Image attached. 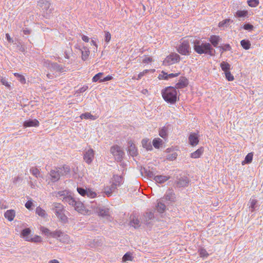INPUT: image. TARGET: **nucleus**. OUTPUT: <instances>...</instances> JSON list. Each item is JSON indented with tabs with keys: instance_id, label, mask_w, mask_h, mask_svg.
<instances>
[{
	"instance_id": "18",
	"label": "nucleus",
	"mask_w": 263,
	"mask_h": 263,
	"mask_svg": "<svg viewBox=\"0 0 263 263\" xmlns=\"http://www.w3.org/2000/svg\"><path fill=\"white\" fill-rule=\"evenodd\" d=\"M31 233V230L30 228H26L23 230L21 233V237L24 238L26 241H28L30 238L29 236Z\"/></svg>"
},
{
	"instance_id": "56",
	"label": "nucleus",
	"mask_w": 263,
	"mask_h": 263,
	"mask_svg": "<svg viewBox=\"0 0 263 263\" xmlns=\"http://www.w3.org/2000/svg\"><path fill=\"white\" fill-rule=\"evenodd\" d=\"M105 41L106 43H108L111 39V34L108 31H105Z\"/></svg>"
},
{
	"instance_id": "11",
	"label": "nucleus",
	"mask_w": 263,
	"mask_h": 263,
	"mask_svg": "<svg viewBox=\"0 0 263 263\" xmlns=\"http://www.w3.org/2000/svg\"><path fill=\"white\" fill-rule=\"evenodd\" d=\"M123 178L121 176L118 175H114L111 180V188L116 189L118 186H119L122 183Z\"/></svg>"
},
{
	"instance_id": "51",
	"label": "nucleus",
	"mask_w": 263,
	"mask_h": 263,
	"mask_svg": "<svg viewBox=\"0 0 263 263\" xmlns=\"http://www.w3.org/2000/svg\"><path fill=\"white\" fill-rule=\"evenodd\" d=\"M77 190L79 194H80L82 196L85 197L86 196L87 189H84L82 187H77Z\"/></svg>"
},
{
	"instance_id": "41",
	"label": "nucleus",
	"mask_w": 263,
	"mask_h": 263,
	"mask_svg": "<svg viewBox=\"0 0 263 263\" xmlns=\"http://www.w3.org/2000/svg\"><path fill=\"white\" fill-rule=\"evenodd\" d=\"M97 193L90 189H87L86 196L90 198H94L97 197Z\"/></svg>"
},
{
	"instance_id": "42",
	"label": "nucleus",
	"mask_w": 263,
	"mask_h": 263,
	"mask_svg": "<svg viewBox=\"0 0 263 263\" xmlns=\"http://www.w3.org/2000/svg\"><path fill=\"white\" fill-rule=\"evenodd\" d=\"M28 241L32 242H41L42 241V238L40 236L35 235L32 237H30Z\"/></svg>"
},
{
	"instance_id": "61",
	"label": "nucleus",
	"mask_w": 263,
	"mask_h": 263,
	"mask_svg": "<svg viewBox=\"0 0 263 263\" xmlns=\"http://www.w3.org/2000/svg\"><path fill=\"white\" fill-rule=\"evenodd\" d=\"M82 39L84 42H86V43H87L89 41V38L86 35H82Z\"/></svg>"
},
{
	"instance_id": "26",
	"label": "nucleus",
	"mask_w": 263,
	"mask_h": 263,
	"mask_svg": "<svg viewBox=\"0 0 263 263\" xmlns=\"http://www.w3.org/2000/svg\"><path fill=\"white\" fill-rule=\"evenodd\" d=\"M253 154L250 153L246 156L245 159L241 162L242 165L250 163L252 161Z\"/></svg>"
},
{
	"instance_id": "14",
	"label": "nucleus",
	"mask_w": 263,
	"mask_h": 263,
	"mask_svg": "<svg viewBox=\"0 0 263 263\" xmlns=\"http://www.w3.org/2000/svg\"><path fill=\"white\" fill-rule=\"evenodd\" d=\"M188 85V80L184 77L180 78L178 82L176 84V88L178 89L183 88Z\"/></svg>"
},
{
	"instance_id": "8",
	"label": "nucleus",
	"mask_w": 263,
	"mask_h": 263,
	"mask_svg": "<svg viewBox=\"0 0 263 263\" xmlns=\"http://www.w3.org/2000/svg\"><path fill=\"white\" fill-rule=\"evenodd\" d=\"M74 207L75 210L81 214L83 215L89 214L90 211L86 209L83 203L81 201H77Z\"/></svg>"
},
{
	"instance_id": "55",
	"label": "nucleus",
	"mask_w": 263,
	"mask_h": 263,
	"mask_svg": "<svg viewBox=\"0 0 263 263\" xmlns=\"http://www.w3.org/2000/svg\"><path fill=\"white\" fill-rule=\"evenodd\" d=\"M139 221L137 219H133L130 222V225L133 227H134L135 228L138 227L139 226Z\"/></svg>"
},
{
	"instance_id": "35",
	"label": "nucleus",
	"mask_w": 263,
	"mask_h": 263,
	"mask_svg": "<svg viewBox=\"0 0 263 263\" xmlns=\"http://www.w3.org/2000/svg\"><path fill=\"white\" fill-rule=\"evenodd\" d=\"M165 209L166 206L164 203L161 202H158L157 205L156 206V209L158 211V212H159L160 213H163L165 211Z\"/></svg>"
},
{
	"instance_id": "47",
	"label": "nucleus",
	"mask_w": 263,
	"mask_h": 263,
	"mask_svg": "<svg viewBox=\"0 0 263 263\" xmlns=\"http://www.w3.org/2000/svg\"><path fill=\"white\" fill-rule=\"evenodd\" d=\"M66 201L70 205H71L73 206H74L77 203V201L74 200V199L71 197H67L65 198Z\"/></svg>"
},
{
	"instance_id": "64",
	"label": "nucleus",
	"mask_w": 263,
	"mask_h": 263,
	"mask_svg": "<svg viewBox=\"0 0 263 263\" xmlns=\"http://www.w3.org/2000/svg\"><path fill=\"white\" fill-rule=\"evenodd\" d=\"M91 44L93 45V46H95L97 48V47H98L97 44L96 43V42L94 40H91Z\"/></svg>"
},
{
	"instance_id": "34",
	"label": "nucleus",
	"mask_w": 263,
	"mask_h": 263,
	"mask_svg": "<svg viewBox=\"0 0 263 263\" xmlns=\"http://www.w3.org/2000/svg\"><path fill=\"white\" fill-rule=\"evenodd\" d=\"M80 118L81 119H91L92 120H94L96 119V118L94 116L92 115L90 112L82 114L80 116Z\"/></svg>"
},
{
	"instance_id": "13",
	"label": "nucleus",
	"mask_w": 263,
	"mask_h": 263,
	"mask_svg": "<svg viewBox=\"0 0 263 263\" xmlns=\"http://www.w3.org/2000/svg\"><path fill=\"white\" fill-rule=\"evenodd\" d=\"M40 123L37 119L28 120L25 121L23 123V126L25 128L30 127H37Z\"/></svg>"
},
{
	"instance_id": "36",
	"label": "nucleus",
	"mask_w": 263,
	"mask_h": 263,
	"mask_svg": "<svg viewBox=\"0 0 263 263\" xmlns=\"http://www.w3.org/2000/svg\"><path fill=\"white\" fill-rule=\"evenodd\" d=\"M133 256L132 253L127 252L122 257V261L124 262L127 261H132L133 260Z\"/></svg>"
},
{
	"instance_id": "15",
	"label": "nucleus",
	"mask_w": 263,
	"mask_h": 263,
	"mask_svg": "<svg viewBox=\"0 0 263 263\" xmlns=\"http://www.w3.org/2000/svg\"><path fill=\"white\" fill-rule=\"evenodd\" d=\"M4 216L9 221H12L15 217V211L14 210H8L5 212Z\"/></svg>"
},
{
	"instance_id": "60",
	"label": "nucleus",
	"mask_w": 263,
	"mask_h": 263,
	"mask_svg": "<svg viewBox=\"0 0 263 263\" xmlns=\"http://www.w3.org/2000/svg\"><path fill=\"white\" fill-rule=\"evenodd\" d=\"M179 74H180L179 73H172L168 74V79H172L175 77H177L179 75Z\"/></svg>"
},
{
	"instance_id": "50",
	"label": "nucleus",
	"mask_w": 263,
	"mask_h": 263,
	"mask_svg": "<svg viewBox=\"0 0 263 263\" xmlns=\"http://www.w3.org/2000/svg\"><path fill=\"white\" fill-rule=\"evenodd\" d=\"M224 73L226 76V78L228 81H232L234 80V77L232 74L230 70L224 72Z\"/></svg>"
},
{
	"instance_id": "57",
	"label": "nucleus",
	"mask_w": 263,
	"mask_h": 263,
	"mask_svg": "<svg viewBox=\"0 0 263 263\" xmlns=\"http://www.w3.org/2000/svg\"><path fill=\"white\" fill-rule=\"evenodd\" d=\"M88 86L84 85L83 87H82L81 88H79L77 90V92H79V93H82V92H83L85 91L86 90L88 89Z\"/></svg>"
},
{
	"instance_id": "7",
	"label": "nucleus",
	"mask_w": 263,
	"mask_h": 263,
	"mask_svg": "<svg viewBox=\"0 0 263 263\" xmlns=\"http://www.w3.org/2000/svg\"><path fill=\"white\" fill-rule=\"evenodd\" d=\"M52 238L58 239L61 242L69 243L70 242L69 236L60 230H55L52 233Z\"/></svg>"
},
{
	"instance_id": "17",
	"label": "nucleus",
	"mask_w": 263,
	"mask_h": 263,
	"mask_svg": "<svg viewBox=\"0 0 263 263\" xmlns=\"http://www.w3.org/2000/svg\"><path fill=\"white\" fill-rule=\"evenodd\" d=\"M220 40H221L220 37L218 35H211L209 39V41L211 42V43L212 44V45L215 47H217Z\"/></svg>"
},
{
	"instance_id": "16",
	"label": "nucleus",
	"mask_w": 263,
	"mask_h": 263,
	"mask_svg": "<svg viewBox=\"0 0 263 263\" xmlns=\"http://www.w3.org/2000/svg\"><path fill=\"white\" fill-rule=\"evenodd\" d=\"M170 178V176L163 175H157L153 177V179L158 183H163Z\"/></svg>"
},
{
	"instance_id": "30",
	"label": "nucleus",
	"mask_w": 263,
	"mask_h": 263,
	"mask_svg": "<svg viewBox=\"0 0 263 263\" xmlns=\"http://www.w3.org/2000/svg\"><path fill=\"white\" fill-rule=\"evenodd\" d=\"M168 128L167 127H163L159 132V136L163 139H165L167 136Z\"/></svg>"
},
{
	"instance_id": "25",
	"label": "nucleus",
	"mask_w": 263,
	"mask_h": 263,
	"mask_svg": "<svg viewBox=\"0 0 263 263\" xmlns=\"http://www.w3.org/2000/svg\"><path fill=\"white\" fill-rule=\"evenodd\" d=\"M155 71V69H145L142 72H140L137 76V78H136V80H140L143 76H145L146 74H147L148 72H151L152 73H154Z\"/></svg>"
},
{
	"instance_id": "21",
	"label": "nucleus",
	"mask_w": 263,
	"mask_h": 263,
	"mask_svg": "<svg viewBox=\"0 0 263 263\" xmlns=\"http://www.w3.org/2000/svg\"><path fill=\"white\" fill-rule=\"evenodd\" d=\"M128 144V151L129 154L133 156L137 155L138 153L137 149L134 143L130 141L129 142Z\"/></svg>"
},
{
	"instance_id": "38",
	"label": "nucleus",
	"mask_w": 263,
	"mask_h": 263,
	"mask_svg": "<svg viewBox=\"0 0 263 263\" xmlns=\"http://www.w3.org/2000/svg\"><path fill=\"white\" fill-rule=\"evenodd\" d=\"M164 198L165 200L175 202L176 200L175 195L174 193L171 192L165 195Z\"/></svg>"
},
{
	"instance_id": "33",
	"label": "nucleus",
	"mask_w": 263,
	"mask_h": 263,
	"mask_svg": "<svg viewBox=\"0 0 263 263\" xmlns=\"http://www.w3.org/2000/svg\"><path fill=\"white\" fill-rule=\"evenodd\" d=\"M220 67L221 69L224 72L228 71L231 69V65L226 62H222L220 63Z\"/></svg>"
},
{
	"instance_id": "23",
	"label": "nucleus",
	"mask_w": 263,
	"mask_h": 263,
	"mask_svg": "<svg viewBox=\"0 0 263 263\" xmlns=\"http://www.w3.org/2000/svg\"><path fill=\"white\" fill-rule=\"evenodd\" d=\"M35 213L37 215H38L39 216L43 217V218H46L47 216V214L46 213V212L45 211V210H44L43 209H42L40 206H37L36 208Z\"/></svg>"
},
{
	"instance_id": "48",
	"label": "nucleus",
	"mask_w": 263,
	"mask_h": 263,
	"mask_svg": "<svg viewBox=\"0 0 263 263\" xmlns=\"http://www.w3.org/2000/svg\"><path fill=\"white\" fill-rule=\"evenodd\" d=\"M247 3L250 7H256L259 4V0H248Z\"/></svg>"
},
{
	"instance_id": "20",
	"label": "nucleus",
	"mask_w": 263,
	"mask_h": 263,
	"mask_svg": "<svg viewBox=\"0 0 263 263\" xmlns=\"http://www.w3.org/2000/svg\"><path fill=\"white\" fill-rule=\"evenodd\" d=\"M50 176L53 181H58L61 177L60 174L57 168L51 171Z\"/></svg>"
},
{
	"instance_id": "32",
	"label": "nucleus",
	"mask_w": 263,
	"mask_h": 263,
	"mask_svg": "<svg viewBox=\"0 0 263 263\" xmlns=\"http://www.w3.org/2000/svg\"><path fill=\"white\" fill-rule=\"evenodd\" d=\"M240 45L245 50H248L251 47V43L249 40H242L240 41Z\"/></svg>"
},
{
	"instance_id": "44",
	"label": "nucleus",
	"mask_w": 263,
	"mask_h": 263,
	"mask_svg": "<svg viewBox=\"0 0 263 263\" xmlns=\"http://www.w3.org/2000/svg\"><path fill=\"white\" fill-rule=\"evenodd\" d=\"M158 79L160 80H168V73L165 72L164 71H162L158 75Z\"/></svg>"
},
{
	"instance_id": "6",
	"label": "nucleus",
	"mask_w": 263,
	"mask_h": 263,
	"mask_svg": "<svg viewBox=\"0 0 263 263\" xmlns=\"http://www.w3.org/2000/svg\"><path fill=\"white\" fill-rule=\"evenodd\" d=\"M180 60V55L176 53H172L167 55L163 61L164 65H171L179 62Z\"/></svg>"
},
{
	"instance_id": "62",
	"label": "nucleus",
	"mask_w": 263,
	"mask_h": 263,
	"mask_svg": "<svg viewBox=\"0 0 263 263\" xmlns=\"http://www.w3.org/2000/svg\"><path fill=\"white\" fill-rule=\"evenodd\" d=\"M6 37L7 40V41L10 43H12L13 42L12 39L10 35L8 33H7L6 34Z\"/></svg>"
},
{
	"instance_id": "53",
	"label": "nucleus",
	"mask_w": 263,
	"mask_h": 263,
	"mask_svg": "<svg viewBox=\"0 0 263 263\" xmlns=\"http://www.w3.org/2000/svg\"><path fill=\"white\" fill-rule=\"evenodd\" d=\"M1 82L3 85H5V86L7 87L8 88L10 87V84L7 81V80L5 78H1Z\"/></svg>"
},
{
	"instance_id": "39",
	"label": "nucleus",
	"mask_w": 263,
	"mask_h": 263,
	"mask_svg": "<svg viewBox=\"0 0 263 263\" xmlns=\"http://www.w3.org/2000/svg\"><path fill=\"white\" fill-rule=\"evenodd\" d=\"M257 203V200L254 198H250L249 200L250 208L251 209V212H253L255 209V205Z\"/></svg>"
},
{
	"instance_id": "31",
	"label": "nucleus",
	"mask_w": 263,
	"mask_h": 263,
	"mask_svg": "<svg viewBox=\"0 0 263 263\" xmlns=\"http://www.w3.org/2000/svg\"><path fill=\"white\" fill-rule=\"evenodd\" d=\"M248 16V11L247 10H239L236 11V16L237 17H245Z\"/></svg>"
},
{
	"instance_id": "28",
	"label": "nucleus",
	"mask_w": 263,
	"mask_h": 263,
	"mask_svg": "<svg viewBox=\"0 0 263 263\" xmlns=\"http://www.w3.org/2000/svg\"><path fill=\"white\" fill-rule=\"evenodd\" d=\"M82 59L85 61L88 58L90 51L87 47H84L83 50H81Z\"/></svg>"
},
{
	"instance_id": "54",
	"label": "nucleus",
	"mask_w": 263,
	"mask_h": 263,
	"mask_svg": "<svg viewBox=\"0 0 263 263\" xmlns=\"http://www.w3.org/2000/svg\"><path fill=\"white\" fill-rule=\"evenodd\" d=\"M113 79V77L111 75H108L105 78H103V79H100V83L104 82L105 81H110Z\"/></svg>"
},
{
	"instance_id": "45",
	"label": "nucleus",
	"mask_w": 263,
	"mask_h": 263,
	"mask_svg": "<svg viewBox=\"0 0 263 263\" xmlns=\"http://www.w3.org/2000/svg\"><path fill=\"white\" fill-rule=\"evenodd\" d=\"M154 60L152 57L148 55H144L143 59L142 60V63L145 64H148L154 62Z\"/></svg>"
},
{
	"instance_id": "5",
	"label": "nucleus",
	"mask_w": 263,
	"mask_h": 263,
	"mask_svg": "<svg viewBox=\"0 0 263 263\" xmlns=\"http://www.w3.org/2000/svg\"><path fill=\"white\" fill-rule=\"evenodd\" d=\"M177 50L182 55H189L191 52L189 41L187 40H181Z\"/></svg>"
},
{
	"instance_id": "2",
	"label": "nucleus",
	"mask_w": 263,
	"mask_h": 263,
	"mask_svg": "<svg viewBox=\"0 0 263 263\" xmlns=\"http://www.w3.org/2000/svg\"><path fill=\"white\" fill-rule=\"evenodd\" d=\"M37 6L43 17L49 18L53 15L54 8L52 6L51 0H39Z\"/></svg>"
},
{
	"instance_id": "59",
	"label": "nucleus",
	"mask_w": 263,
	"mask_h": 263,
	"mask_svg": "<svg viewBox=\"0 0 263 263\" xmlns=\"http://www.w3.org/2000/svg\"><path fill=\"white\" fill-rule=\"evenodd\" d=\"M243 28L245 30H252L253 28V26L251 24H245L243 25Z\"/></svg>"
},
{
	"instance_id": "22",
	"label": "nucleus",
	"mask_w": 263,
	"mask_h": 263,
	"mask_svg": "<svg viewBox=\"0 0 263 263\" xmlns=\"http://www.w3.org/2000/svg\"><path fill=\"white\" fill-rule=\"evenodd\" d=\"M57 169L60 174L61 177L67 175L70 172V168L66 165H64L62 167L57 168Z\"/></svg>"
},
{
	"instance_id": "24",
	"label": "nucleus",
	"mask_w": 263,
	"mask_h": 263,
	"mask_svg": "<svg viewBox=\"0 0 263 263\" xmlns=\"http://www.w3.org/2000/svg\"><path fill=\"white\" fill-rule=\"evenodd\" d=\"M142 144L143 147L146 150L149 151L152 149V145L149 140L148 139H143L142 141Z\"/></svg>"
},
{
	"instance_id": "63",
	"label": "nucleus",
	"mask_w": 263,
	"mask_h": 263,
	"mask_svg": "<svg viewBox=\"0 0 263 263\" xmlns=\"http://www.w3.org/2000/svg\"><path fill=\"white\" fill-rule=\"evenodd\" d=\"M48 263H60L57 259H52L50 260Z\"/></svg>"
},
{
	"instance_id": "49",
	"label": "nucleus",
	"mask_w": 263,
	"mask_h": 263,
	"mask_svg": "<svg viewBox=\"0 0 263 263\" xmlns=\"http://www.w3.org/2000/svg\"><path fill=\"white\" fill-rule=\"evenodd\" d=\"M31 173L36 177L40 176V172L39 170L36 167H32L30 169Z\"/></svg>"
},
{
	"instance_id": "12",
	"label": "nucleus",
	"mask_w": 263,
	"mask_h": 263,
	"mask_svg": "<svg viewBox=\"0 0 263 263\" xmlns=\"http://www.w3.org/2000/svg\"><path fill=\"white\" fill-rule=\"evenodd\" d=\"M94 158V152L92 149H88L84 156V159L86 163L90 164Z\"/></svg>"
},
{
	"instance_id": "10",
	"label": "nucleus",
	"mask_w": 263,
	"mask_h": 263,
	"mask_svg": "<svg viewBox=\"0 0 263 263\" xmlns=\"http://www.w3.org/2000/svg\"><path fill=\"white\" fill-rule=\"evenodd\" d=\"M189 142L192 146H196L199 143V136L197 134L191 133L189 136Z\"/></svg>"
},
{
	"instance_id": "4",
	"label": "nucleus",
	"mask_w": 263,
	"mask_h": 263,
	"mask_svg": "<svg viewBox=\"0 0 263 263\" xmlns=\"http://www.w3.org/2000/svg\"><path fill=\"white\" fill-rule=\"evenodd\" d=\"M51 210L55 213V214L60 220L63 222L67 221V217L64 213V206L61 203L57 202L53 203Z\"/></svg>"
},
{
	"instance_id": "40",
	"label": "nucleus",
	"mask_w": 263,
	"mask_h": 263,
	"mask_svg": "<svg viewBox=\"0 0 263 263\" xmlns=\"http://www.w3.org/2000/svg\"><path fill=\"white\" fill-rule=\"evenodd\" d=\"M13 74L14 75V76L18 78L21 83H22V84H26V80L24 76L18 73H14Z\"/></svg>"
},
{
	"instance_id": "58",
	"label": "nucleus",
	"mask_w": 263,
	"mask_h": 263,
	"mask_svg": "<svg viewBox=\"0 0 263 263\" xmlns=\"http://www.w3.org/2000/svg\"><path fill=\"white\" fill-rule=\"evenodd\" d=\"M33 205V203H32V200H28L27 201V202L25 203V207L27 209H30V208H31V206H32Z\"/></svg>"
},
{
	"instance_id": "9",
	"label": "nucleus",
	"mask_w": 263,
	"mask_h": 263,
	"mask_svg": "<svg viewBox=\"0 0 263 263\" xmlns=\"http://www.w3.org/2000/svg\"><path fill=\"white\" fill-rule=\"evenodd\" d=\"M110 152L117 159H120L123 155V152L122 151L120 147L117 145L112 146L110 148Z\"/></svg>"
},
{
	"instance_id": "37",
	"label": "nucleus",
	"mask_w": 263,
	"mask_h": 263,
	"mask_svg": "<svg viewBox=\"0 0 263 263\" xmlns=\"http://www.w3.org/2000/svg\"><path fill=\"white\" fill-rule=\"evenodd\" d=\"M162 140L160 138H155L153 140V144L156 148H159L162 144Z\"/></svg>"
},
{
	"instance_id": "43",
	"label": "nucleus",
	"mask_w": 263,
	"mask_h": 263,
	"mask_svg": "<svg viewBox=\"0 0 263 263\" xmlns=\"http://www.w3.org/2000/svg\"><path fill=\"white\" fill-rule=\"evenodd\" d=\"M103 75V72H99L97 74H96V75H95L92 79V81L93 82H100V79H103L102 78V76Z\"/></svg>"
},
{
	"instance_id": "1",
	"label": "nucleus",
	"mask_w": 263,
	"mask_h": 263,
	"mask_svg": "<svg viewBox=\"0 0 263 263\" xmlns=\"http://www.w3.org/2000/svg\"><path fill=\"white\" fill-rule=\"evenodd\" d=\"M193 47L196 52L199 54H206L214 55V50L209 43L202 42L200 40H195L193 42Z\"/></svg>"
},
{
	"instance_id": "19",
	"label": "nucleus",
	"mask_w": 263,
	"mask_h": 263,
	"mask_svg": "<svg viewBox=\"0 0 263 263\" xmlns=\"http://www.w3.org/2000/svg\"><path fill=\"white\" fill-rule=\"evenodd\" d=\"M203 152H204L203 147H201L199 148L198 149H197L195 152L192 153L191 154L190 156L192 158H194V159L199 158L203 154Z\"/></svg>"
},
{
	"instance_id": "46",
	"label": "nucleus",
	"mask_w": 263,
	"mask_h": 263,
	"mask_svg": "<svg viewBox=\"0 0 263 263\" xmlns=\"http://www.w3.org/2000/svg\"><path fill=\"white\" fill-rule=\"evenodd\" d=\"M218 48L220 49V50L221 52V53L225 51H230L231 50V47L228 44H225L223 46H219Z\"/></svg>"
},
{
	"instance_id": "52",
	"label": "nucleus",
	"mask_w": 263,
	"mask_h": 263,
	"mask_svg": "<svg viewBox=\"0 0 263 263\" xmlns=\"http://www.w3.org/2000/svg\"><path fill=\"white\" fill-rule=\"evenodd\" d=\"M199 254L201 257H206L209 256L207 251L204 249H201L199 250Z\"/></svg>"
},
{
	"instance_id": "27",
	"label": "nucleus",
	"mask_w": 263,
	"mask_h": 263,
	"mask_svg": "<svg viewBox=\"0 0 263 263\" xmlns=\"http://www.w3.org/2000/svg\"><path fill=\"white\" fill-rule=\"evenodd\" d=\"M233 21L230 18L225 19L221 22H220L218 24L219 27H228L230 23H233Z\"/></svg>"
},
{
	"instance_id": "29",
	"label": "nucleus",
	"mask_w": 263,
	"mask_h": 263,
	"mask_svg": "<svg viewBox=\"0 0 263 263\" xmlns=\"http://www.w3.org/2000/svg\"><path fill=\"white\" fill-rule=\"evenodd\" d=\"M40 230L42 233L45 234L47 236H50L52 237V233H54V231L51 232L48 228L43 226L40 227Z\"/></svg>"
},
{
	"instance_id": "3",
	"label": "nucleus",
	"mask_w": 263,
	"mask_h": 263,
	"mask_svg": "<svg viewBox=\"0 0 263 263\" xmlns=\"http://www.w3.org/2000/svg\"><path fill=\"white\" fill-rule=\"evenodd\" d=\"M163 99L171 104L175 103L179 99L176 89L172 86L166 87L161 90Z\"/></svg>"
}]
</instances>
